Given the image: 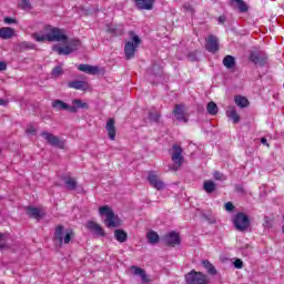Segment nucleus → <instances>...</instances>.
I'll use <instances>...</instances> for the list:
<instances>
[{
  "mask_svg": "<svg viewBox=\"0 0 284 284\" xmlns=\"http://www.w3.org/2000/svg\"><path fill=\"white\" fill-rule=\"evenodd\" d=\"M44 30L45 32H49L47 36H40L39 33L32 34V38L38 43H43V41H61L62 43H68L65 30L52 26H45Z\"/></svg>",
  "mask_w": 284,
  "mask_h": 284,
  "instance_id": "1",
  "label": "nucleus"
},
{
  "mask_svg": "<svg viewBox=\"0 0 284 284\" xmlns=\"http://www.w3.org/2000/svg\"><path fill=\"white\" fill-rule=\"evenodd\" d=\"M129 37L131 40L124 43V57L126 61H132L136 57V50L142 43L141 37L134 31H129Z\"/></svg>",
  "mask_w": 284,
  "mask_h": 284,
  "instance_id": "2",
  "label": "nucleus"
},
{
  "mask_svg": "<svg viewBox=\"0 0 284 284\" xmlns=\"http://www.w3.org/2000/svg\"><path fill=\"white\" fill-rule=\"evenodd\" d=\"M100 216H104V224L106 227H119L121 225V219L119 215L114 214L112 207L104 205L99 207Z\"/></svg>",
  "mask_w": 284,
  "mask_h": 284,
  "instance_id": "3",
  "label": "nucleus"
},
{
  "mask_svg": "<svg viewBox=\"0 0 284 284\" xmlns=\"http://www.w3.org/2000/svg\"><path fill=\"white\" fill-rule=\"evenodd\" d=\"M74 236V232L72 229H63V226L55 227L54 232V242L59 243V245H68L72 241Z\"/></svg>",
  "mask_w": 284,
  "mask_h": 284,
  "instance_id": "4",
  "label": "nucleus"
},
{
  "mask_svg": "<svg viewBox=\"0 0 284 284\" xmlns=\"http://www.w3.org/2000/svg\"><path fill=\"white\" fill-rule=\"evenodd\" d=\"M186 284H210V277L202 272L191 271L185 275Z\"/></svg>",
  "mask_w": 284,
  "mask_h": 284,
  "instance_id": "5",
  "label": "nucleus"
},
{
  "mask_svg": "<svg viewBox=\"0 0 284 284\" xmlns=\"http://www.w3.org/2000/svg\"><path fill=\"white\" fill-rule=\"evenodd\" d=\"M233 225L239 232H245L250 229V217L245 213H237L233 217Z\"/></svg>",
  "mask_w": 284,
  "mask_h": 284,
  "instance_id": "6",
  "label": "nucleus"
},
{
  "mask_svg": "<svg viewBox=\"0 0 284 284\" xmlns=\"http://www.w3.org/2000/svg\"><path fill=\"white\" fill-rule=\"evenodd\" d=\"M42 139L49 143V145H53V148H59L60 150H63L65 148V140L50 133V132H42L41 133Z\"/></svg>",
  "mask_w": 284,
  "mask_h": 284,
  "instance_id": "7",
  "label": "nucleus"
},
{
  "mask_svg": "<svg viewBox=\"0 0 284 284\" xmlns=\"http://www.w3.org/2000/svg\"><path fill=\"white\" fill-rule=\"evenodd\" d=\"M183 150L179 145H173L171 156L173 161V165L171 170H179L181 165H183Z\"/></svg>",
  "mask_w": 284,
  "mask_h": 284,
  "instance_id": "8",
  "label": "nucleus"
},
{
  "mask_svg": "<svg viewBox=\"0 0 284 284\" xmlns=\"http://www.w3.org/2000/svg\"><path fill=\"white\" fill-rule=\"evenodd\" d=\"M248 60L254 63V65L263 68V65H267V53L263 51H253L251 52Z\"/></svg>",
  "mask_w": 284,
  "mask_h": 284,
  "instance_id": "9",
  "label": "nucleus"
},
{
  "mask_svg": "<svg viewBox=\"0 0 284 284\" xmlns=\"http://www.w3.org/2000/svg\"><path fill=\"white\" fill-rule=\"evenodd\" d=\"M219 38L216 36L210 34L206 38L205 50L212 54H215V52H219Z\"/></svg>",
  "mask_w": 284,
  "mask_h": 284,
  "instance_id": "10",
  "label": "nucleus"
},
{
  "mask_svg": "<svg viewBox=\"0 0 284 284\" xmlns=\"http://www.w3.org/2000/svg\"><path fill=\"white\" fill-rule=\"evenodd\" d=\"M88 108H90L88 102L81 99H73L71 105H69V112L77 113L79 110H88Z\"/></svg>",
  "mask_w": 284,
  "mask_h": 284,
  "instance_id": "11",
  "label": "nucleus"
},
{
  "mask_svg": "<svg viewBox=\"0 0 284 284\" xmlns=\"http://www.w3.org/2000/svg\"><path fill=\"white\" fill-rule=\"evenodd\" d=\"M164 243H166L170 247L180 245L181 244V235H179V233L172 231L164 236Z\"/></svg>",
  "mask_w": 284,
  "mask_h": 284,
  "instance_id": "12",
  "label": "nucleus"
},
{
  "mask_svg": "<svg viewBox=\"0 0 284 284\" xmlns=\"http://www.w3.org/2000/svg\"><path fill=\"white\" fill-rule=\"evenodd\" d=\"M130 274L133 276H139L142 283H150V277H148V274L145 273V270L139 267V266H131L129 268Z\"/></svg>",
  "mask_w": 284,
  "mask_h": 284,
  "instance_id": "13",
  "label": "nucleus"
},
{
  "mask_svg": "<svg viewBox=\"0 0 284 284\" xmlns=\"http://www.w3.org/2000/svg\"><path fill=\"white\" fill-rule=\"evenodd\" d=\"M149 183L152 185V187H155V190H163L165 187V183L159 179V175L154 172L149 173L148 178Z\"/></svg>",
  "mask_w": 284,
  "mask_h": 284,
  "instance_id": "14",
  "label": "nucleus"
},
{
  "mask_svg": "<svg viewBox=\"0 0 284 284\" xmlns=\"http://www.w3.org/2000/svg\"><path fill=\"white\" fill-rule=\"evenodd\" d=\"M69 88H72L73 90H81V92H88L89 90H91L90 84L81 80H74L69 82Z\"/></svg>",
  "mask_w": 284,
  "mask_h": 284,
  "instance_id": "15",
  "label": "nucleus"
},
{
  "mask_svg": "<svg viewBox=\"0 0 284 284\" xmlns=\"http://www.w3.org/2000/svg\"><path fill=\"white\" fill-rule=\"evenodd\" d=\"M173 114L178 121H183L184 123H187V115L185 114V106L178 104L175 105V110L173 111Z\"/></svg>",
  "mask_w": 284,
  "mask_h": 284,
  "instance_id": "16",
  "label": "nucleus"
},
{
  "mask_svg": "<svg viewBox=\"0 0 284 284\" xmlns=\"http://www.w3.org/2000/svg\"><path fill=\"white\" fill-rule=\"evenodd\" d=\"M87 230H90V232H93L97 236H105V231H103V227L97 224V222H88Z\"/></svg>",
  "mask_w": 284,
  "mask_h": 284,
  "instance_id": "17",
  "label": "nucleus"
},
{
  "mask_svg": "<svg viewBox=\"0 0 284 284\" xmlns=\"http://www.w3.org/2000/svg\"><path fill=\"white\" fill-rule=\"evenodd\" d=\"M27 214L28 216H31V219H36L39 221V219L43 217V209L34 207V206H29L27 207Z\"/></svg>",
  "mask_w": 284,
  "mask_h": 284,
  "instance_id": "18",
  "label": "nucleus"
},
{
  "mask_svg": "<svg viewBox=\"0 0 284 284\" xmlns=\"http://www.w3.org/2000/svg\"><path fill=\"white\" fill-rule=\"evenodd\" d=\"M135 8L138 10H152L154 8V0H135Z\"/></svg>",
  "mask_w": 284,
  "mask_h": 284,
  "instance_id": "19",
  "label": "nucleus"
},
{
  "mask_svg": "<svg viewBox=\"0 0 284 284\" xmlns=\"http://www.w3.org/2000/svg\"><path fill=\"white\" fill-rule=\"evenodd\" d=\"M78 70L80 72H105V69L99 65L79 64Z\"/></svg>",
  "mask_w": 284,
  "mask_h": 284,
  "instance_id": "20",
  "label": "nucleus"
},
{
  "mask_svg": "<svg viewBox=\"0 0 284 284\" xmlns=\"http://www.w3.org/2000/svg\"><path fill=\"white\" fill-rule=\"evenodd\" d=\"M106 132H108L109 139H111V141H114V139H116V128L114 126V119L108 120Z\"/></svg>",
  "mask_w": 284,
  "mask_h": 284,
  "instance_id": "21",
  "label": "nucleus"
},
{
  "mask_svg": "<svg viewBox=\"0 0 284 284\" xmlns=\"http://www.w3.org/2000/svg\"><path fill=\"white\" fill-rule=\"evenodd\" d=\"M12 37H14V29L10 28V27H2L0 28V39H12Z\"/></svg>",
  "mask_w": 284,
  "mask_h": 284,
  "instance_id": "22",
  "label": "nucleus"
},
{
  "mask_svg": "<svg viewBox=\"0 0 284 284\" xmlns=\"http://www.w3.org/2000/svg\"><path fill=\"white\" fill-rule=\"evenodd\" d=\"M106 32H109V34H114L115 37H119L123 34V27L119 24H109L106 27Z\"/></svg>",
  "mask_w": 284,
  "mask_h": 284,
  "instance_id": "23",
  "label": "nucleus"
},
{
  "mask_svg": "<svg viewBox=\"0 0 284 284\" xmlns=\"http://www.w3.org/2000/svg\"><path fill=\"white\" fill-rule=\"evenodd\" d=\"M226 116L233 121V123H239L241 121V118L239 116V113L236 112V108L229 106L226 110Z\"/></svg>",
  "mask_w": 284,
  "mask_h": 284,
  "instance_id": "24",
  "label": "nucleus"
},
{
  "mask_svg": "<svg viewBox=\"0 0 284 284\" xmlns=\"http://www.w3.org/2000/svg\"><path fill=\"white\" fill-rule=\"evenodd\" d=\"M52 108L53 110H67L68 112H70V105L61 100H53L52 101Z\"/></svg>",
  "mask_w": 284,
  "mask_h": 284,
  "instance_id": "25",
  "label": "nucleus"
},
{
  "mask_svg": "<svg viewBox=\"0 0 284 284\" xmlns=\"http://www.w3.org/2000/svg\"><path fill=\"white\" fill-rule=\"evenodd\" d=\"M52 50L53 52H57V54H63L64 57H68V54H72V48L70 47L54 45Z\"/></svg>",
  "mask_w": 284,
  "mask_h": 284,
  "instance_id": "26",
  "label": "nucleus"
},
{
  "mask_svg": "<svg viewBox=\"0 0 284 284\" xmlns=\"http://www.w3.org/2000/svg\"><path fill=\"white\" fill-rule=\"evenodd\" d=\"M114 237L119 243H125L128 241V233L123 230H115Z\"/></svg>",
  "mask_w": 284,
  "mask_h": 284,
  "instance_id": "27",
  "label": "nucleus"
},
{
  "mask_svg": "<svg viewBox=\"0 0 284 284\" xmlns=\"http://www.w3.org/2000/svg\"><path fill=\"white\" fill-rule=\"evenodd\" d=\"M223 65L225 68H227L229 70H232V68H234V65H236V59H234V57H232V55H226L223 59Z\"/></svg>",
  "mask_w": 284,
  "mask_h": 284,
  "instance_id": "28",
  "label": "nucleus"
},
{
  "mask_svg": "<svg viewBox=\"0 0 284 284\" xmlns=\"http://www.w3.org/2000/svg\"><path fill=\"white\" fill-rule=\"evenodd\" d=\"M146 239L149 241V243H151V245H156V243H159V233L154 232V231H150L146 233Z\"/></svg>",
  "mask_w": 284,
  "mask_h": 284,
  "instance_id": "29",
  "label": "nucleus"
},
{
  "mask_svg": "<svg viewBox=\"0 0 284 284\" xmlns=\"http://www.w3.org/2000/svg\"><path fill=\"white\" fill-rule=\"evenodd\" d=\"M202 265H203L204 270L209 272V274H211L212 276H215L216 268L214 267V265L212 263H210V261L204 260L202 262Z\"/></svg>",
  "mask_w": 284,
  "mask_h": 284,
  "instance_id": "30",
  "label": "nucleus"
},
{
  "mask_svg": "<svg viewBox=\"0 0 284 284\" xmlns=\"http://www.w3.org/2000/svg\"><path fill=\"white\" fill-rule=\"evenodd\" d=\"M232 3H236L239 12H247L250 8L247 7V3L243 0H231Z\"/></svg>",
  "mask_w": 284,
  "mask_h": 284,
  "instance_id": "31",
  "label": "nucleus"
},
{
  "mask_svg": "<svg viewBox=\"0 0 284 284\" xmlns=\"http://www.w3.org/2000/svg\"><path fill=\"white\" fill-rule=\"evenodd\" d=\"M235 103L239 108H247L250 102L247 101V98H245L243 95H236Z\"/></svg>",
  "mask_w": 284,
  "mask_h": 284,
  "instance_id": "32",
  "label": "nucleus"
},
{
  "mask_svg": "<svg viewBox=\"0 0 284 284\" xmlns=\"http://www.w3.org/2000/svg\"><path fill=\"white\" fill-rule=\"evenodd\" d=\"M206 110H207L209 114H211L212 116H214L219 113V106L214 102H209Z\"/></svg>",
  "mask_w": 284,
  "mask_h": 284,
  "instance_id": "33",
  "label": "nucleus"
},
{
  "mask_svg": "<svg viewBox=\"0 0 284 284\" xmlns=\"http://www.w3.org/2000/svg\"><path fill=\"white\" fill-rule=\"evenodd\" d=\"M204 190L209 194H212V192H214V190H216V184L212 181H206V182H204Z\"/></svg>",
  "mask_w": 284,
  "mask_h": 284,
  "instance_id": "34",
  "label": "nucleus"
},
{
  "mask_svg": "<svg viewBox=\"0 0 284 284\" xmlns=\"http://www.w3.org/2000/svg\"><path fill=\"white\" fill-rule=\"evenodd\" d=\"M18 8L21 10H31L32 3H30V0H21L20 3H18Z\"/></svg>",
  "mask_w": 284,
  "mask_h": 284,
  "instance_id": "35",
  "label": "nucleus"
},
{
  "mask_svg": "<svg viewBox=\"0 0 284 284\" xmlns=\"http://www.w3.org/2000/svg\"><path fill=\"white\" fill-rule=\"evenodd\" d=\"M65 185H67L68 190H75L77 189V180H74L73 178H69L65 180Z\"/></svg>",
  "mask_w": 284,
  "mask_h": 284,
  "instance_id": "36",
  "label": "nucleus"
},
{
  "mask_svg": "<svg viewBox=\"0 0 284 284\" xmlns=\"http://www.w3.org/2000/svg\"><path fill=\"white\" fill-rule=\"evenodd\" d=\"M233 265L236 270H243V261L241 258H236L234 262H233Z\"/></svg>",
  "mask_w": 284,
  "mask_h": 284,
  "instance_id": "37",
  "label": "nucleus"
},
{
  "mask_svg": "<svg viewBox=\"0 0 284 284\" xmlns=\"http://www.w3.org/2000/svg\"><path fill=\"white\" fill-rule=\"evenodd\" d=\"M6 239H7V235L3 233H0V250H3L6 247Z\"/></svg>",
  "mask_w": 284,
  "mask_h": 284,
  "instance_id": "38",
  "label": "nucleus"
},
{
  "mask_svg": "<svg viewBox=\"0 0 284 284\" xmlns=\"http://www.w3.org/2000/svg\"><path fill=\"white\" fill-rule=\"evenodd\" d=\"M21 48H27L28 50H34L37 48L32 42H22Z\"/></svg>",
  "mask_w": 284,
  "mask_h": 284,
  "instance_id": "39",
  "label": "nucleus"
},
{
  "mask_svg": "<svg viewBox=\"0 0 284 284\" xmlns=\"http://www.w3.org/2000/svg\"><path fill=\"white\" fill-rule=\"evenodd\" d=\"M3 21L4 23H7V26H12V23H17V19L10 17H6Z\"/></svg>",
  "mask_w": 284,
  "mask_h": 284,
  "instance_id": "40",
  "label": "nucleus"
},
{
  "mask_svg": "<svg viewBox=\"0 0 284 284\" xmlns=\"http://www.w3.org/2000/svg\"><path fill=\"white\" fill-rule=\"evenodd\" d=\"M214 179L216 181H225V175H223V173L215 172L214 173Z\"/></svg>",
  "mask_w": 284,
  "mask_h": 284,
  "instance_id": "41",
  "label": "nucleus"
},
{
  "mask_svg": "<svg viewBox=\"0 0 284 284\" xmlns=\"http://www.w3.org/2000/svg\"><path fill=\"white\" fill-rule=\"evenodd\" d=\"M183 8L186 12H191V14H194V8H192V4H184Z\"/></svg>",
  "mask_w": 284,
  "mask_h": 284,
  "instance_id": "42",
  "label": "nucleus"
},
{
  "mask_svg": "<svg viewBox=\"0 0 284 284\" xmlns=\"http://www.w3.org/2000/svg\"><path fill=\"white\" fill-rule=\"evenodd\" d=\"M149 118L151 121H159V112L150 113Z\"/></svg>",
  "mask_w": 284,
  "mask_h": 284,
  "instance_id": "43",
  "label": "nucleus"
},
{
  "mask_svg": "<svg viewBox=\"0 0 284 284\" xmlns=\"http://www.w3.org/2000/svg\"><path fill=\"white\" fill-rule=\"evenodd\" d=\"M226 212H232L234 210V204H232V202H227L225 205H224Z\"/></svg>",
  "mask_w": 284,
  "mask_h": 284,
  "instance_id": "44",
  "label": "nucleus"
},
{
  "mask_svg": "<svg viewBox=\"0 0 284 284\" xmlns=\"http://www.w3.org/2000/svg\"><path fill=\"white\" fill-rule=\"evenodd\" d=\"M8 70V63L6 61H0V72Z\"/></svg>",
  "mask_w": 284,
  "mask_h": 284,
  "instance_id": "45",
  "label": "nucleus"
},
{
  "mask_svg": "<svg viewBox=\"0 0 284 284\" xmlns=\"http://www.w3.org/2000/svg\"><path fill=\"white\" fill-rule=\"evenodd\" d=\"M63 71V65H57L52 69V72H62Z\"/></svg>",
  "mask_w": 284,
  "mask_h": 284,
  "instance_id": "46",
  "label": "nucleus"
},
{
  "mask_svg": "<svg viewBox=\"0 0 284 284\" xmlns=\"http://www.w3.org/2000/svg\"><path fill=\"white\" fill-rule=\"evenodd\" d=\"M225 21H226L225 16H220L219 17V23H225Z\"/></svg>",
  "mask_w": 284,
  "mask_h": 284,
  "instance_id": "47",
  "label": "nucleus"
},
{
  "mask_svg": "<svg viewBox=\"0 0 284 284\" xmlns=\"http://www.w3.org/2000/svg\"><path fill=\"white\" fill-rule=\"evenodd\" d=\"M189 59L194 61L196 59V53H189Z\"/></svg>",
  "mask_w": 284,
  "mask_h": 284,
  "instance_id": "48",
  "label": "nucleus"
},
{
  "mask_svg": "<svg viewBox=\"0 0 284 284\" xmlns=\"http://www.w3.org/2000/svg\"><path fill=\"white\" fill-rule=\"evenodd\" d=\"M261 143H262L263 145L270 146V144H267V139H265V138H262V139H261Z\"/></svg>",
  "mask_w": 284,
  "mask_h": 284,
  "instance_id": "49",
  "label": "nucleus"
},
{
  "mask_svg": "<svg viewBox=\"0 0 284 284\" xmlns=\"http://www.w3.org/2000/svg\"><path fill=\"white\" fill-rule=\"evenodd\" d=\"M0 105H8V101L0 99Z\"/></svg>",
  "mask_w": 284,
  "mask_h": 284,
  "instance_id": "50",
  "label": "nucleus"
},
{
  "mask_svg": "<svg viewBox=\"0 0 284 284\" xmlns=\"http://www.w3.org/2000/svg\"><path fill=\"white\" fill-rule=\"evenodd\" d=\"M73 45H81V42L79 40H73Z\"/></svg>",
  "mask_w": 284,
  "mask_h": 284,
  "instance_id": "51",
  "label": "nucleus"
},
{
  "mask_svg": "<svg viewBox=\"0 0 284 284\" xmlns=\"http://www.w3.org/2000/svg\"><path fill=\"white\" fill-rule=\"evenodd\" d=\"M27 132H28L29 134H34V129H28Z\"/></svg>",
  "mask_w": 284,
  "mask_h": 284,
  "instance_id": "52",
  "label": "nucleus"
},
{
  "mask_svg": "<svg viewBox=\"0 0 284 284\" xmlns=\"http://www.w3.org/2000/svg\"><path fill=\"white\" fill-rule=\"evenodd\" d=\"M153 70H159V65H153Z\"/></svg>",
  "mask_w": 284,
  "mask_h": 284,
  "instance_id": "53",
  "label": "nucleus"
},
{
  "mask_svg": "<svg viewBox=\"0 0 284 284\" xmlns=\"http://www.w3.org/2000/svg\"><path fill=\"white\" fill-rule=\"evenodd\" d=\"M282 232H283V234H284V225L282 226Z\"/></svg>",
  "mask_w": 284,
  "mask_h": 284,
  "instance_id": "54",
  "label": "nucleus"
}]
</instances>
